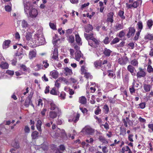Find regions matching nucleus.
I'll return each instance as SVG.
<instances>
[{"label": "nucleus", "mask_w": 153, "mask_h": 153, "mask_svg": "<svg viewBox=\"0 0 153 153\" xmlns=\"http://www.w3.org/2000/svg\"><path fill=\"white\" fill-rule=\"evenodd\" d=\"M49 25L50 27L53 30H56V26L54 23L50 22Z\"/></svg>", "instance_id": "052dcab7"}, {"label": "nucleus", "mask_w": 153, "mask_h": 153, "mask_svg": "<svg viewBox=\"0 0 153 153\" xmlns=\"http://www.w3.org/2000/svg\"><path fill=\"white\" fill-rule=\"evenodd\" d=\"M143 87L145 92H148L150 91L152 87L150 84H144Z\"/></svg>", "instance_id": "4be33fe9"}, {"label": "nucleus", "mask_w": 153, "mask_h": 153, "mask_svg": "<svg viewBox=\"0 0 153 153\" xmlns=\"http://www.w3.org/2000/svg\"><path fill=\"white\" fill-rule=\"evenodd\" d=\"M24 131L25 133H29L30 131V128L27 126H25Z\"/></svg>", "instance_id": "774afa93"}, {"label": "nucleus", "mask_w": 153, "mask_h": 153, "mask_svg": "<svg viewBox=\"0 0 153 153\" xmlns=\"http://www.w3.org/2000/svg\"><path fill=\"white\" fill-rule=\"evenodd\" d=\"M68 41L71 43H73L74 41V36H70L69 37Z\"/></svg>", "instance_id": "13d9d810"}, {"label": "nucleus", "mask_w": 153, "mask_h": 153, "mask_svg": "<svg viewBox=\"0 0 153 153\" xmlns=\"http://www.w3.org/2000/svg\"><path fill=\"white\" fill-rule=\"evenodd\" d=\"M147 25L148 28L151 30L152 26L153 25V22L152 20H149L147 21Z\"/></svg>", "instance_id": "e433bc0d"}, {"label": "nucleus", "mask_w": 153, "mask_h": 153, "mask_svg": "<svg viewBox=\"0 0 153 153\" xmlns=\"http://www.w3.org/2000/svg\"><path fill=\"white\" fill-rule=\"evenodd\" d=\"M12 4L10 2L8 5L5 6L4 8L5 11L7 12H10L12 10Z\"/></svg>", "instance_id": "c85d7f7f"}, {"label": "nucleus", "mask_w": 153, "mask_h": 153, "mask_svg": "<svg viewBox=\"0 0 153 153\" xmlns=\"http://www.w3.org/2000/svg\"><path fill=\"white\" fill-rule=\"evenodd\" d=\"M112 51L109 49L105 48L103 51V53L105 57H108L110 55Z\"/></svg>", "instance_id": "ddd939ff"}, {"label": "nucleus", "mask_w": 153, "mask_h": 153, "mask_svg": "<svg viewBox=\"0 0 153 153\" xmlns=\"http://www.w3.org/2000/svg\"><path fill=\"white\" fill-rule=\"evenodd\" d=\"M107 72L108 73V75L110 77L112 78L113 79L115 78L116 77L115 74H113L112 71L111 70H108Z\"/></svg>", "instance_id": "4c0bfd02"}, {"label": "nucleus", "mask_w": 153, "mask_h": 153, "mask_svg": "<svg viewBox=\"0 0 153 153\" xmlns=\"http://www.w3.org/2000/svg\"><path fill=\"white\" fill-rule=\"evenodd\" d=\"M153 96V91H151L149 93V95L146 96L145 97V99L147 100H150V98Z\"/></svg>", "instance_id": "3c124183"}, {"label": "nucleus", "mask_w": 153, "mask_h": 153, "mask_svg": "<svg viewBox=\"0 0 153 153\" xmlns=\"http://www.w3.org/2000/svg\"><path fill=\"white\" fill-rule=\"evenodd\" d=\"M110 41L109 40V38L108 36L106 37L103 41L105 45L109 44Z\"/></svg>", "instance_id": "4d7b16f0"}, {"label": "nucleus", "mask_w": 153, "mask_h": 153, "mask_svg": "<svg viewBox=\"0 0 153 153\" xmlns=\"http://www.w3.org/2000/svg\"><path fill=\"white\" fill-rule=\"evenodd\" d=\"M130 63L131 65L135 66H137L138 64L137 60L136 59H134L131 60Z\"/></svg>", "instance_id": "37998d69"}, {"label": "nucleus", "mask_w": 153, "mask_h": 153, "mask_svg": "<svg viewBox=\"0 0 153 153\" xmlns=\"http://www.w3.org/2000/svg\"><path fill=\"white\" fill-rule=\"evenodd\" d=\"M85 132L88 135H92L94 133V129L91 128H87L85 129Z\"/></svg>", "instance_id": "7c9ffc66"}, {"label": "nucleus", "mask_w": 153, "mask_h": 153, "mask_svg": "<svg viewBox=\"0 0 153 153\" xmlns=\"http://www.w3.org/2000/svg\"><path fill=\"white\" fill-rule=\"evenodd\" d=\"M134 44L133 42H130L128 44V48L131 49H133L134 48Z\"/></svg>", "instance_id": "69168bd1"}, {"label": "nucleus", "mask_w": 153, "mask_h": 153, "mask_svg": "<svg viewBox=\"0 0 153 153\" xmlns=\"http://www.w3.org/2000/svg\"><path fill=\"white\" fill-rule=\"evenodd\" d=\"M31 3L29 1L27 2L24 4L25 11V12H27L26 10H28L30 8L31 6Z\"/></svg>", "instance_id": "72a5a7b5"}, {"label": "nucleus", "mask_w": 153, "mask_h": 153, "mask_svg": "<svg viewBox=\"0 0 153 153\" xmlns=\"http://www.w3.org/2000/svg\"><path fill=\"white\" fill-rule=\"evenodd\" d=\"M103 111L105 114H107L109 111V108L107 104L104 105L103 107Z\"/></svg>", "instance_id": "58836bf2"}, {"label": "nucleus", "mask_w": 153, "mask_h": 153, "mask_svg": "<svg viewBox=\"0 0 153 153\" xmlns=\"http://www.w3.org/2000/svg\"><path fill=\"white\" fill-rule=\"evenodd\" d=\"M79 102L82 105H85L87 102V99L85 96H82L79 98Z\"/></svg>", "instance_id": "f8f14e48"}, {"label": "nucleus", "mask_w": 153, "mask_h": 153, "mask_svg": "<svg viewBox=\"0 0 153 153\" xmlns=\"http://www.w3.org/2000/svg\"><path fill=\"white\" fill-rule=\"evenodd\" d=\"M64 70L65 71L64 74L66 76H68L72 74L73 73L71 69L68 67H66L65 68Z\"/></svg>", "instance_id": "5701e85b"}, {"label": "nucleus", "mask_w": 153, "mask_h": 153, "mask_svg": "<svg viewBox=\"0 0 153 153\" xmlns=\"http://www.w3.org/2000/svg\"><path fill=\"white\" fill-rule=\"evenodd\" d=\"M128 59L127 56H123L119 58L118 59V63L121 65H124L127 63Z\"/></svg>", "instance_id": "20e7f679"}, {"label": "nucleus", "mask_w": 153, "mask_h": 153, "mask_svg": "<svg viewBox=\"0 0 153 153\" xmlns=\"http://www.w3.org/2000/svg\"><path fill=\"white\" fill-rule=\"evenodd\" d=\"M119 41L120 39L119 38L117 37H116L115 38L113 39L112 41L110 43V44L111 45L115 44L119 42Z\"/></svg>", "instance_id": "49530a36"}, {"label": "nucleus", "mask_w": 153, "mask_h": 153, "mask_svg": "<svg viewBox=\"0 0 153 153\" xmlns=\"http://www.w3.org/2000/svg\"><path fill=\"white\" fill-rule=\"evenodd\" d=\"M141 1H135L132 4H128L127 3H126V5L128 9H131L132 7L136 8L141 3Z\"/></svg>", "instance_id": "423d86ee"}, {"label": "nucleus", "mask_w": 153, "mask_h": 153, "mask_svg": "<svg viewBox=\"0 0 153 153\" xmlns=\"http://www.w3.org/2000/svg\"><path fill=\"white\" fill-rule=\"evenodd\" d=\"M102 61L100 60H97L94 62V65L96 68H99L101 67V68H102V70L103 71L106 70V68H105L104 67L102 68L103 66H102Z\"/></svg>", "instance_id": "1a4fd4ad"}, {"label": "nucleus", "mask_w": 153, "mask_h": 153, "mask_svg": "<svg viewBox=\"0 0 153 153\" xmlns=\"http://www.w3.org/2000/svg\"><path fill=\"white\" fill-rule=\"evenodd\" d=\"M101 110L100 108L98 106L96 108L94 111V113L96 115H97L100 114L101 112Z\"/></svg>", "instance_id": "5fc2aeb1"}, {"label": "nucleus", "mask_w": 153, "mask_h": 153, "mask_svg": "<svg viewBox=\"0 0 153 153\" xmlns=\"http://www.w3.org/2000/svg\"><path fill=\"white\" fill-rule=\"evenodd\" d=\"M147 71L149 73H153V68L150 65H148L147 69Z\"/></svg>", "instance_id": "09e8293b"}, {"label": "nucleus", "mask_w": 153, "mask_h": 153, "mask_svg": "<svg viewBox=\"0 0 153 153\" xmlns=\"http://www.w3.org/2000/svg\"><path fill=\"white\" fill-rule=\"evenodd\" d=\"M51 59H53L54 60L58 59V53L57 48H54L52 56H51Z\"/></svg>", "instance_id": "9b49d317"}, {"label": "nucleus", "mask_w": 153, "mask_h": 153, "mask_svg": "<svg viewBox=\"0 0 153 153\" xmlns=\"http://www.w3.org/2000/svg\"><path fill=\"white\" fill-rule=\"evenodd\" d=\"M61 113H58L54 111H50L49 113V117L50 119H53L56 118L58 114H60Z\"/></svg>", "instance_id": "0eeeda50"}, {"label": "nucleus", "mask_w": 153, "mask_h": 153, "mask_svg": "<svg viewBox=\"0 0 153 153\" xmlns=\"http://www.w3.org/2000/svg\"><path fill=\"white\" fill-rule=\"evenodd\" d=\"M39 135V133L37 131H33L31 134V136L32 139H37Z\"/></svg>", "instance_id": "412c9836"}, {"label": "nucleus", "mask_w": 153, "mask_h": 153, "mask_svg": "<svg viewBox=\"0 0 153 153\" xmlns=\"http://www.w3.org/2000/svg\"><path fill=\"white\" fill-rule=\"evenodd\" d=\"M66 96L65 93L63 91L61 92L59 97H61L62 99H64L65 98Z\"/></svg>", "instance_id": "338daca9"}, {"label": "nucleus", "mask_w": 153, "mask_h": 153, "mask_svg": "<svg viewBox=\"0 0 153 153\" xmlns=\"http://www.w3.org/2000/svg\"><path fill=\"white\" fill-rule=\"evenodd\" d=\"M12 145L13 147L16 149L19 148L20 147L18 141L16 140L13 141Z\"/></svg>", "instance_id": "f704fd0d"}, {"label": "nucleus", "mask_w": 153, "mask_h": 153, "mask_svg": "<svg viewBox=\"0 0 153 153\" xmlns=\"http://www.w3.org/2000/svg\"><path fill=\"white\" fill-rule=\"evenodd\" d=\"M50 93L52 95H59V92L58 89H57L55 87H54L51 90Z\"/></svg>", "instance_id": "b1692460"}, {"label": "nucleus", "mask_w": 153, "mask_h": 153, "mask_svg": "<svg viewBox=\"0 0 153 153\" xmlns=\"http://www.w3.org/2000/svg\"><path fill=\"white\" fill-rule=\"evenodd\" d=\"M75 40L78 45H81L82 44L81 39L79 34H76L75 35Z\"/></svg>", "instance_id": "c756f323"}, {"label": "nucleus", "mask_w": 153, "mask_h": 153, "mask_svg": "<svg viewBox=\"0 0 153 153\" xmlns=\"http://www.w3.org/2000/svg\"><path fill=\"white\" fill-rule=\"evenodd\" d=\"M10 43L11 41L9 40H7L4 41L3 44V48L4 49L8 48Z\"/></svg>", "instance_id": "2eb2a0df"}, {"label": "nucleus", "mask_w": 153, "mask_h": 153, "mask_svg": "<svg viewBox=\"0 0 153 153\" xmlns=\"http://www.w3.org/2000/svg\"><path fill=\"white\" fill-rule=\"evenodd\" d=\"M81 51H79L76 52L75 54V58L76 60L79 61L81 57Z\"/></svg>", "instance_id": "a878e982"}, {"label": "nucleus", "mask_w": 153, "mask_h": 153, "mask_svg": "<svg viewBox=\"0 0 153 153\" xmlns=\"http://www.w3.org/2000/svg\"><path fill=\"white\" fill-rule=\"evenodd\" d=\"M145 39L146 40H153V33L148 34L146 35L145 36Z\"/></svg>", "instance_id": "a19ab883"}, {"label": "nucleus", "mask_w": 153, "mask_h": 153, "mask_svg": "<svg viewBox=\"0 0 153 153\" xmlns=\"http://www.w3.org/2000/svg\"><path fill=\"white\" fill-rule=\"evenodd\" d=\"M128 31L126 34V36L128 38L133 36L135 32V29L134 27H128Z\"/></svg>", "instance_id": "39448f33"}, {"label": "nucleus", "mask_w": 153, "mask_h": 153, "mask_svg": "<svg viewBox=\"0 0 153 153\" xmlns=\"http://www.w3.org/2000/svg\"><path fill=\"white\" fill-rule=\"evenodd\" d=\"M29 15L32 18L36 17L38 15L37 10L35 8L31 9L30 11Z\"/></svg>", "instance_id": "6e6552de"}, {"label": "nucleus", "mask_w": 153, "mask_h": 153, "mask_svg": "<svg viewBox=\"0 0 153 153\" xmlns=\"http://www.w3.org/2000/svg\"><path fill=\"white\" fill-rule=\"evenodd\" d=\"M21 24L22 27L25 28L28 27L29 26V25L27 22L24 19L21 20Z\"/></svg>", "instance_id": "bb28decb"}, {"label": "nucleus", "mask_w": 153, "mask_h": 153, "mask_svg": "<svg viewBox=\"0 0 153 153\" xmlns=\"http://www.w3.org/2000/svg\"><path fill=\"white\" fill-rule=\"evenodd\" d=\"M50 109L51 111H54L58 113H61V109L59 105L55 104L53 102H51L49 103Z\"/></svg>", "instance_id": "f03ea898"}, {"label": "nucleus", "mask_w": 153, "mask_h": 153, "mask_svg": "<svg viewBox=\"0 0 153 153\" xmlns=\"http://www.w3.org/2000/svg\"><path fill=\"white\" fill-rule=\"evenodd\" d=\"M125 35V33L123 30H122L120 31L119 33L118 36L120 38L123 37Z\"/></svg>", "instance_id": "6e6d98bb"}, {"label": "nucleus", "mask_w": 153, "mask_h": 153, "mask_svg": "<svg viewBox=\"0 0 153 153\" xmlns=\"http://www.w3.org/2000/svg\"><path fill=\"white\" fill-rule=\"evenodd\" d=\"M79 109L82 112L83 114L87 113L88 112V110L86 108H83L80 107Z\"/></svg>", "instance_id": "680f3d73"}, {"label": "nucleus", "mask_w": 153, "mask_h": 153, "mask_svg": "<svg viewBox=\"0 0 153 153\" xmlns=\"http://www.w3.org/2000/svg\"><path fill=\"white\" fill-rule=\"evenodd\" d=\"M124 11L122 10H120L118 13V15L123 20L125 19V16L124 15Z\"/></svg>", "instance_id": "2f4dec72"}, {"label": "nucleus", "mask_w": 153, "mask_h": 153, "mask_svg": "<svg viewBox=\"0 0 153 153\" xmlns=\"http://www.w3.org/2000/svg\"><path fill=\"white\" fill-rule=\"evenodd\" d=\"M84 74V77L87 79H91L93 78L92 76L89 72H87Z\"/></svg>", "instance_id": "c9c22d12"}, {"label": "nucleus", "mask_w": 153, "mask_h": 153, "mask_svg": "<svg viewBox=\"0 0 153 153\" xmlns=\"http://www.w3.org/2000/svg\"><path fill=\"white\" fill-rule=\"evenodd\" d=\"M20 68L22 70L25 72H27L28 69H29V68L26 67L25 65L23 64H22L20 65Z\"/></svg>", "instance_id": "c03bdc74"}, {"label": "nucleus", "mask_w": 153, "mask_h": 153, "mask_svg": "<svg viewBox=\"0 0 153 153\" xmlns=\"http://www.w3.org/2000/svg\"><path fill=\"white\" fill-rule=\"evenodd\" d=\"M134 84L133 83L132 85L129 88L130 93L131 94H132L133 93H134L136 90L134 88Z\"/></svg>", "instance_id": "79ce46f5"}, {"label": "nucleus", "mask_w": 153, "mask_h": 153, "mask_svg": "<svg viewBox=\"0 0 153 153\" xmlns=\"http://www.w3.org/2000/svg\"><path fill=\"white\" fill-rule=\"evenodd\" d=\"M93 34L92 33H91L89 34H87L86 33H84V36L85 37L86 39L87 40H91L94 37L93 36Z\"/></svg>", "instance_id": "aec40b11"}, {"label": "nucleus", "mask_w": 153, "mask_h": 153, "mask_svg": "<svg viewBox=\"0 0 153 153\" xmlns=\"http://www.w3.org/2000/svg\"><path fill=\"white\" fill-rule=\"evenodd\" d=\"M127 70L128 71L130 72L132 75H135V74L134 73V70L135 68L132 65H128L127 68Z\"/></svg>", "instance_id": "dca6fc26"}, {"label": "nucleus", "mask_w": 153, "mask_h": 153, "mask_svg": "<svg viewBox=\"0 0 153 153\" xmlns=\"http://www.w3.org/2000/svg\"><path fill=\"white\" fill-rule=\"evenodd\" d=\"M115 28L117 30H119L123 28V24H117L115 27Z\"/></svg>", "instance_id": "ea45409f"}, {"label": "nucleus", "mask_w": 153, "mask_h": 153, "mask_svg": "<svg viewBox=\"0 0 153 153\" xmlns=\"http://www.w3.org/2000/svg\"><path fill=\"white\" fill-rule=\"evenodd\" d=\"M79 113H77L76 114V116L75 117V119L73 120V122L74 123H76L79 120Z\"/></svg>", "instance_id": "0e129e2a"}, {"label": "nucleus", "mask_w": 153, "mask_h": 153, "mask_svg": "<svg viewBox=\"0 0 153 153\" xmlns=\"http://www.w3.org/2000/svg\"><path fill=\"white\" fill-rule=\"evenodd\" d=\"M93 42H94V44L97 45H99V41L97 40L94 37L91 40Z\"/></svg>", "instance_id": "e2e57ef3"}, {"label": "nucleus", "mask_w": 153, "mask_h": 153, "mask_svg": "<svg viewBox=\"0 0 153 153\" xmlns=\"http://www.w3.org/2000/svg\"><path fill=\"white\" fill-rule=\"evenodd\" d=\"M146 103L145 102L140 103L138 105L139 106L138 108H140L142 109H144L146 107Z\"/></svg>", "instance_id": "864d4df0"}, {"label": "nucleus", "mask_w": 153, "mask_h": 153, "mask_svg": "<svg viewBox=\"0 0 153 153\" xmlns=\"http://www.w3.org/2000/svg\"><path fill=\"white\" fill-rule=\"evenodd\" d=\"M98 139L101 142L103 143L108 144V141L104 136H100L99 137Z\"/></svg>", "instance_id": "393cba45"}, {"label": "nucleus", "mask_w": 153, "mask_h": 153, "mask_svg": "<svg viewBox=\"0 0 153 153\" xmlns=\"http://www.w3.org/2000/svg\"><path fill=\"white\" fill-rule=\"evenodd\" d=\"M93 29L92 26L90 24H88L85 27V30L86 33H88Z\"/></svg>", "instance_id": "f3484780"}, {"label": "nucleus", "mask_w": 153, "mask_h": 153, "mask_svg": "<svg viewBox=\"0 0 153 153\" xmlns=\"http://www.w3.org/2000/svg\"><path fill=\"white\" fill-rule=\"evenodd\" d=\"M35 36L36 38L34 39L32 38V33L29 32H27L25 37L27 40H32L33 43L36 45L39 46V45H42L43 44V40L42 39H43L42 38H40L37 35H35Z\"/></svg>", "instance_id": "f257e3e1"}, {"label": "nucleus", "mask_w": 153, "mask_h": 153, "mask_svg": "<svg viewBox=\"0 0 153 153\" xmlns=\"http://www.w3.org/2000/svg\"><path fill=\"white\" fill-rule=\"evenodd\" d=\"M36 56V50H32L29 52L28 55L29 58L30 59H32L35 57Z\"/></svg>", "instance_id": "4468645a"}, {"label": "nucleus", "mask_w": 153, "mask_h": 153, "mask_svg": "<svg viewBox=\"0 0 153 153\" xmlns=\"http://www.w3.org/2000/svg\"><path fill=\"white\" fill-rule=\"evenodd\" d=\"M30 105L33 107H34V105L32 103V100L26 99L24 103V105L26 107H28Z\"/></svg>", "instance_id": "6ab92c4d"}, {"label": "nucleus", "mask_w": 153, "mask_h": 153, "mask_svg": "<svg viewBox=\"0 0 153 153\" xmlns=\"http://www.w3.org/2000/svg\"><path fill=\"white\" fill-rule=\"evenodd\" d=\"M81 74L83 75L87 72V71L86 70L85 68V65H82L81 67Z\"/></svg>", "instance_id": "603ef678"}, {"label": "nucleus", "mask_w": 153, "mask_h": 153, "mask_svg": "<svg viewBox=\"0 0 153 153\" xmlns=\"http://www.w3.org/2000/svg\"><path fill=\"white\" fill-rule=\"evenodd\" d=\"M42 125V122L41 120H39L37 121L36 124V126L37 129L39 131H42L41 126Z\"/></svg>", "instance_id": "a211bd4d"}, {"label": "nucleus", "mask_w": 153, "mask_h": 153, "mask_svg": "<svg viewBox=\"0 0 153 153\" xmlns=\"http://www.w3.org/2000/svg\"><path fill=\"white\" fill-rule=\"evenodd\" d=\"M106 88L107 89H110V90L111 91L114 89V85L110 83H108L106 84Z\"/></svg>", "instance_id": "8fccbe9b"}, {"label": "nucleus", "mask_w": 153, "mask_h": 153, "mask_svg": "<svg viewBox=\"0 0 153 153\" xmlns=\"http://www.w3.org/2000/svg\"><path fill=\"white\" fill-rule=\"evenodd\" d=\"M138 26V29L139 30V31H141L143 28V23L141 21L138 22L137 24Z\"/></svg>", "instance_id": "de8ad7c7"}, {"label": "nucleus", "mask_w": 153, "mask_h": 153, "mask_svg": "<svg viewBox=\"0 0 153 153\" xmlns=\"http://www.w3.org/2000/svg\"><path fill=\"white\" fill-rule=\"evenodd\" d=\"M52 77L54 79H56L58 76V73L56 71H53L51 73Z\"/></svg>", "instance_id": "473e14b6"}, {"label": "nucleus", "mask_w": 153, "mask_h": 153, "mask_svg": "<svg viewBox=\"0 0 153 153\" xmlns=\"http://www.w3.org/2000/svg\"><path fill=\"white\" fill-rule=\"evenodd\" d=\"M139 71L136 74V76L137 78H140L146 76V73L142 68L139 67L138 68Z\"/></svg>", "instance_id": "7ed1b4c3"}, {"label": "nucleus", "mask_w": 153, "mask_h": 153, "mask_svg": "<svg viewBox=\"0 0 153 153\" xmlns=\"http://www.w3.org/2000/svg\"><path fill=\"white\" fill-rule=\"evenodd\" d=\"M141 31H138L136 33L135 36L134 37V40H137L140 36V33Z\"/></svg>", "instance_id": "bf43d9fd"}, {"label": "nucleus", "mask_w": 153, "mask_h": 153, "mask_svg": "<svg viewBox=\"0 0 153 153\" xmlns=\"http://www.w3.org/2000/svg\"><path fill=\"white\" fill-rule=\"evenodd\" d=\"M42 65L45 68H48L49 66V64L48 62V61L47 60H44L42 61Z\"/></svg>", "instance_id": "a18cd8bd"}, {"label": "nucleus", "mask_w": 153, "mask_h": 153, "mask_svg": "<svg viewBox=\"0 0 153 153\" xmlns=\"http://www.w3.org/2000/svg\"><path fill=\"white\" fill-rule=\"evenodd\" d=\"M0 67L3 69H7L9 67V65L6 62H2L0 65Z\"/></svg>", "instance_id": "cd10ccee"}, {"label": "nucleus", "mask_w": 153, "mask_h": 153, "mask_svg": "<svg viewBox=\"0 0 153 153\" xmlns=\"http://www.w3.org/2000/svg\"><path fill=\"white\" fill-rule=\"evenodd\" d=\"M114 13L113 12H111L108 13L107 15L108 18L107 19V21L108 22H110L112 23L114 21L113 16Z\"/></svg>", "instance_id": "9d476101"}]
</instances>
